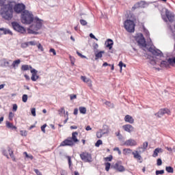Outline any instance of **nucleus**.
<instances>
[{
  "label": "nucleus",
  "mask_w": 175,
  "mask_h": 175,
  "mask_svg": "<svg viewBox=\"0 0 175 175\" xmlns=\"http://www.w3.org/2000/svg\"><path fill=\"white\" fill-rule=\"evenodd\" d=\"M21 21L23 24H31V23L34 21V25H31L30 27L27 29V33L33 35L39 34V32L37 31L41 29L43 25V21L39 19L38 17L33 18V14L28 10H24L21 14Z\"/></svg>",
  "instance_id": "f257e3e1"
},
{
  "label": "nucleus",
  "mask_w": 175,
  "mask_h": 175,
  "mask_svg": "<svg viewBox=\"0 0 175 175\" xmlns=\"http://www.w3.org/2000/svg\"><path fill=\"white\" fill-rule=\"evenodd\" d=\"M5 2L6 0H0V15L4 20L9 21L13 18V4L12 2L5 4Z\"/></svg>",
  "instance_id": "f03ea898"
},
{
  "label": "nucleus",
  "mask_w": 175,
  "mask_h": 175,
  "mask_svg": "<svg viewBox=\"0 0 175 175\" xmlns=\"http://www.w3.org/2000/svg\"><path fill=\"white\" fill-rule=\"evenodd\" d=\"M77 136H79L78 132L75 131L72 133V137H68L67 139L62 142L60 144V147H73V146L80 142V140L77 139Z\"/></svg>",
  "instance_id": "7ed1b4c3"
},
{
  "label": "nucleus",
  "mask_w": 175,
  "mask_h": 175,
  "mask_svg": "<svg viewBox=\"0 0 175 175\" xmlns=\"http://www.w3.org/2000/svg\"><path fill=\"white\" fill-rule=\"evenodd\" d=\"M124 28L127 32H135V22L131 20H126L124 23Z\"/></svg>",
  "instance_id": "20e7f679"
},
{
  "label": "nucleus",
  "mask_w": 175,
  "mask_h": 175,
  "mask_svg": "<svg viewBox=\"0 0 175 175\" xmlns=\"http://www.w3.org/2000/svg\"><path fill=\"white\" fill-rule=\"evenodd\" d=\"M12 28L14 29V31H16L17 32H19L20 33H25V28H24L23 26L20 25L17 22H12Z\"/></svg>",
  "instance_id": "39448f33"
},
{
  "label": "nucleus",
  "mask_w": 175,
  "mask_h": 175,
  "mask_svg": "<svg viewBox=\"0 0 175 175\" xmlns=\"http://www.w3.org/2000/svg\"><path fill=\"white\" fill-rule=\"evenodd\" d=\"M81 159L84 162H92V157L91 154L87 152H83L80 154Z\"/></svg>",
  "instance_id": "423d86ee"
},
{
  "label": "nucleus",
  "mask_w": 175,
  "mask_h": 175,
  "mask_svg": "<svg viewBox=\"0 0 175 175\" xmlns=\"http://www.w3.org/2000/svg\"><path fill=\"white\" fill-rule=\"evenodd\" d=\"M13 9L15 13L20 14V13H23L25 10V5L23 3H17L14 6Z\"/></svg>",
  "instance_id": "0eeeda50"
},
{
  "label": "nucleus",
  "mask_w": 175,
  "mask_h": 175,
  "mask_svg": "<svg viewBox=\"0 0 175 175\" xmlns=\"http://www.w3.org/2000/svg\"><path fill=\"white\" fill-rule=\"evenodd\" d=\"M165 114H167V116H170L172 114V111H170V109L167 108H163L159 109L158 113H155V116H157L159 118H161V117L165 116Z\"/></svg>",
  "instance_id": "6e6552de"
},
{
  "label": "nucleus",
  "mask_w": 175,
  "mask_h": 175,
  "mask_svg": "<svg viewBox=\"0 0 175 175\" xmlns=\"http://www.w3.org/2000/svg\"><path fill=\"white\" fill-rule=\"evenodd\" d=\"M136 40L139 46H142V47H146V46H147V44H146V39L142 33L136 38Z\"/></svg>",
  "instance_id": "1a4fd4ad"
},
{
  "label": "nucleus",
  "mask_w": 175,
  "mask_h": 175,
  "mask_svg": "<svg viewBox=\"0 0 175 175\" xmlns=\"http://www.w3.org/2000/svg\"><path fill=\"white\" fill-rule=\"evenodd\" d=\"M123 146H126L127 147H135L137 146V142L133 139H129L124 142Z\"/></svg>",
  "instance_id": "9d476101"
},
{
  "label": "nucleus",
  "mask_w": 175,
  "mask_h": 175,
  "mask_svg": "<svg viewBox=\"0 0 175 175\" xmlns=\"http://www.w3.org/2000/svg\"><path fill=\"white\" fill-rule=\"evenodd\" d=\"M112 167L115 169V170H117V172H125V167H124V166L121 165V162H117L112 166Z\"/></svg>",
  "instance_id": "9b49d317"
},
{
  "label": "nucleus",
  "mask_w": 175,
  "mask_h": 175,
  "mask_svg": "<svg viewBox=\"0 0 175 175\" xmlns=\"http://www.w3.org/2000/svg\"><path fill=\"white\" fill-rule=\"evenodd\" d=\"M140 151L135 150V152H132V154L133 155V158L135 159H137V161H139L140 163H142L143 161V158L142 157V155H140Z\"/></svg>",
  "instance_id": "f8f14e48"
},
{
  "label": "nucleus",
  "mask_w": 175,
  "mask_h": 175,
  "mask_svg": "<svg viewBox=\"0 0 175 175\" xmlns=\"http://www.w3.org/2000/svg\"><path fill=\"white\" fill-rule=\"evenodd\" d=\"M146 6V2L145 1H139L134 5V6L132 7L131 10L134 12V10H136V9H139V8H144Z\"/></svg>",
  "instance_id": "ddd939ff"
},
{
  "label": "nucleus",
  "mask_w": 175,
  "mask_h": 175,
  "mask_svg": "<svg viewBox=\"0 0 175 175\" xmlns=\"http://www.w3.org/2000/svg\"><path fill=\"white\" fill-rule=\"evenodd\" d=\"M31 80L32 81H36L39 79V76H38V70H36L35 68L31 70Z\"/></svg>",
  "instance_id": "4468645a"
},
{
  "label": "nucleus",
  "mask_w": 175,
  "mask_h": 175,
  "mask_svg": "<svg viewBox=\"0 0 175 175\" xmlns=\"http://www.w3.org/2000/svg\"><path fill=\"white\" fill-rule=\"evenodd\" d=\"M165 16L170 23H173V21H174V15L168 10H165Z\"/></svg>",
  "instance_id": "2eb2a0df"
},
{
  "label": "nucleus",
  "mask_w": 175,
  "mask_h": 175,
  "mask_svg": "<svg viewBox=\"0 0 175 175\" xmlns=\"http://www.w3.org/2000/svg\"><path fill=\"white\" fill-rule=\"evenodd\" d=\"M122 128L124 129V130L126 132H128L129 133H131V132H133V130L135 129V128L133 127V126L131 125V124H125L122 126Z\"/></svg>",
  "instance_id": "dca6fc26"
},
{
  "label": "nucleus",
  "mask_w": 175,
  "mask_h": 175,
  "mask_svg": "<svg viewBox=\"0 0 175 175\" xmlns=\"http://www.w3.org/2000/svg\"><path fill=\"white\" fill-rule=\"evenodd\" d=\"M161 68H166V69H169L170 68V63H169V59L167 61H162L160 64Z\"/></svg>",
  "instance_id": "f3484780"
},
{
  "label": "nucleus",
  "mask_w": 175,
  "mask_h": 175,
  "mask_svg": "<svg viewBox=\"0 0 175 175\" xmlns=\"http://www.w3.org/2000/svg\"><path fill=\"white\" fill-rule=\"evenodd\" d=\"M124 121L126 122H129V124H133V122H135V120L133 119V118L132 116H131L130 115H126L124 117Z\"/></svg>",
  "instance_id": "a211bd4d"
},
{
  "label": "nucleus",
  "mask_w": 175,
  "mask_h": 175,
  "mask_svg": "<svg viewBox=\"0 0 175 175\" xmlns=\"http://www.w3.org/2000/svg\"><path fill=\"white\" fill-rule=\"evenodd\" d=\"M105 44L106 47H107L109 50H111V49H113V44H114V42H113V40L108 39L105 42Z\"/></svg>",
  "instance_id": "6ab92c4d"
},
{
  "label": "nucleus",
  "mask_w": 175,
  "mask_h": 175,
  "mask_svg": "<svg viewBox=\"0 0 175 175\" xmlns=\"http://www.w3.org/2000/svg\"><path fill=\"white\" fill-rule=\"evenodd\" d=\"M149 51H150V53H152L153 54V55H161V54L162 53V52L160 50L158 49H154L152 48H150Z\"/></svg>",
  "instance_id": "aec40b11"
},
{
  "label": "nucleus",
  "mask_w": 175,
  "mask_h": 175,
  "mask_svg": "<svg viewBox=\"0 0 175 175\" xmlns=\"http://www.w3.org/2000/svg\"><path fill=\"white\" fill-rule=\"evenodd\" d=\"M159 152H163V150H162V148H157L153 152L152 157L153 158H157V157L158 156V154H159Z\"/></svg>",
  "instance_id": "412c9836"
},
{
  "label": "nucleus",
  "mask_w": 175,
  "mask_h": 175,
  "mask_svg": "<svg viewBox=\"0 0 175 175\" xmlns=\"http://www.w3.org/2000/svg\"><path fill=\"white\" fill-rule=\"evenodd\" d=\"M21 70L25 71V70H32V69H35V68H32L31 66L27 65V64H25L23 65L21 68Z\"/></svg>",
  "instance_id": "4be33fe9"
},
{
  "label": "nucleus",
  "mask_w": 175,
  "mask_h": 175,
  "mask_svg": "<svg viewBox=\"0 0 175 175\" xmlns=\"http://www.w3.org/2000/svg\"><path fill=\"white\" fill-rule=\"evenodd\" d=\"M0 31H2L4 35H13V32L9 29L0 28Z\"/></svg>",
  "instance_id": "5701e85b"
},
{
  "label": "nucleus",
  "mask_w": 175,
  "mask_h": 175,
  "mask_svg": "<svg viewBox=\"0 0 175 175\" xmlns=\"http://www.w3.org/2000/svg\"><path fill=\"white\" fill-rule=\"evenodd\" d=\"M103 54H105V51H100V52H98L97 53H95V59H99V58H102L103 57Z\"/></svg>",
  "instance_id": "b1692460"
},
{
  "label": "nucleus",
  "mask_w": 175,
  "mask_h": 175,
  "mask_svg": "<svg viewBox=\"0 0 175 175\" xmlns=\"http://www.w3.org/2000/svg\"><path fill=\"white\" fill-rule=\"evenodd\" d=\"M21 63V60H20L19 59L14 60L12 64V66L14 69H16V68H17V66H18V65H20Z\"/></svg>",
  "instance_id": "393cba45"
},
{
  "label": "nucleus",
  "mask_w": 175,
  "mask_h": 175,
  "mask_svg": "<svg viewBox=\"0 0 175 175\" xmlns=\"http://www.w3.org/2000/svg\"><path fill=\"white\" fill-rule=\"evenodd\" d=\"M6 126L7 128H9L10 129H17V127L14 125H13V123L10 122H6Z\"/></svg>",
  "instance_id": "a878e982"
},
{
  "label": "nucleus",
  "mask_w": 175,
  "mask_h": 175,
  "mask_svg": "<svg viewBox=\"0 0 175 175\" xmlns=\"http://www.w3.org/2000/svg\"><path fill=\"white\" fill-rule=\"evenodd\" d=\"M168 62L170 66H174L175 68V57L169 58Z\"/></svg>",
  "instance_id": "bb28decb"
},
{
  "label": "nucleus",
  "mask_w": 175,
  "mask_h": 175,
  "mask_svg": "<svg viewBox=\"0 0 175 175\" xmlns=\"http://www.w3.org/2000/svg\"><path fill=\"white\" fill-rule=\"evenodd\" d=\"M8 152H9L10 157L12 158V161L14 162H16V157H14V154L13 153V150H12V149H9L8 150Z\"/></svg>",
  "instance_id": "cd10ccee"
},
{
  "label": "nucleus",
  "mask_w": 175,
  "mask_h": 175,
  "mask_svg": "<svg viewBox=\"0 0 175 175\" xmlns=\"http://www.w3.org/2000/svg\"><path fill=\"white\" fill-rule=\"evenodd\" d=\"M132 150L131 148H124L123 154L124 155H128V154H131Z\"/></svg>",
  "instance_id": "c85d7f7f"
},
{
  "label": "nucleus",
  "mask_w": 175,
  "mask_h": 175,
  "mask_svg": "<svg viewBox=\"0 0 175 175\" xmlns=\"http://www.w3.org/2000/svg\"><path fill=\"white\" fill-rule=\"evenodd\" d=\"M79 111H80L81 114H85L87 113V108H85L84 107H80Z\"/></svg>",
  "instance_id": "c756f323"
},
{
  "label": "nucleus",
  "mask_w": 175,
  "mask_h": 175,
  "mask_svg": "<svg viewBox=\"0 0 175 175\" xmlns=\"http://www.w3.org/2000/svg\"><path fill=\"white\" fill-rule=\"evenodd\" d=\"M147 147H148V142H145L142 144V147H139L138 150H140V148H143V150H147Z\"/></svg>",
  "instance_id": "7c9ffc66"
},
{
  "label": "nucleus",
  "mask_w": 175,
  "mask_h": 175,
  "mask_svg": "<svg viewBox=\"0 0 175 175\" xmlns=\"http://www.w3.org/2000/svg\"><path fill=\"white\" fill-rule=\"evenodd\" d=\"M165 170L167 173H173L174 172V170L171 166L166 167Z\"/></svg>",
  "instance_id": "2f4dec72"
},
{
  "label": "nucleus",
  "mask_w": 175,
  "mask_h": 175,
  "mask_svg": "<svg viewBox=\"0 0 175 175\" xmlns=\"http://www.w3.org/2000/svg\"><path fill=\"white\" fill-rule=\"evenodd\" d=\"M105 166L106 172H109V170H110V166H111V164L109 162H107L105 163Z\"/></svg>",
  "instance_id": "473e14b6"
},
{
  "label": "nucleus",
  "mask_w": 175,
  "mask_h": 175,
  "mask_svg": "<svg viewBox=\"0 0 175 175\" xmlns=\"http://www.w3.org/2000/svg\"><path fill=\"white\" fill-rule=\"evenodd\" d=\"M118 65L120 68V72L121 73L122 72V66H124V68H126V64H124V63L121 61L119 62Z\"/></svg>",
  "instance_id": "72a5a7b5"
},
{
  "label": "nucleus",
  "mask_w": 175,
  "mask_h": 175,
  "mask_svg": "<svg viewBox=\"0 0 175 175\" xmlns=\"http://www.w3.org/2000/svg\"><path fill=\"white\" fill-rule=\"evenodd\" d=\"M104 159L106 162H111L113 161V156L110 155L109 157H105Z\"/></svg>",
  "instance_id": "f704fd0d"
},
{
  "label": "nucleus",
  "mask_w": 175,
  "mask_h": 175,
  "mask_svg": "<svg viewBox=\"0 0 175 175\" xmlns=\"http://www.w3.org/2000/svg\"><path fill=\"white\" fill-rule=\"evenodd\" d=\"M58 112H59V116H62L63 114H65V108L62 107L61 109H59L58 110Z\"/></svg>",
  "instance_id": "c9c22d12"
},
{
  "label": "nucleus",
  "mask_w": 175,
  "mask_h": 175,
  "mask_svg": "<svg viewBox=\"0 0 175 175\" xmlns=\"http://www.w3.org/2000/svg\"><path fill=\"white\" fill-rule=\"evenodd\" d=\"M102 144H103V142H102L101 139H98L96 144H95V146L96 147H99L100 146H102Z\"/></svg>",
  "instance_id": "e433bc0d"
},
{
  "label": "nucleus",
  "mask_w": 175,
  "mask_h": 175,
  "mask_svg": "<svg viewBox=\"0 0 175 175\" xmlns=\"http://www.w3.org/2000/svg\"><path fill=\"white\" fill-rule=\"evenodd\" d=\"M22 100L23 102H24V103H27V101L28 100V95L23 94L22 97Z\"/></svg>",
  "instance_id": "4c0bfd02"
},
{
  "label": "nucleus",
  "mask_w": 175,
  "mask_h": 175,
  "mask_svg": "<svg viewBox=\"0 0 175 175\" xmlns=\"http://www.w3.org/2000/svg\"><path fill=\"white\" fill-rule=\"evenodd\" d=\"M23 154L25 155L26 158H29V159H33V156H32V154H28L27 152H25Z\"/></svg>",
  "instance_id": "58836bf2"
},
{
  "label": "nucleus",
  "mask_w": 175,
  "mask_h": 175,
  "mask_svg": "<svg viewBox=\"0 0 175 175\" xmlns=\"http://www.w3.org/2000/svg\"><path fill=\"white\" fill-rule=\"evenodd\" d=\"M66 158L68 161L69 167H70L72 166V158L70 157V156H66Z\"/></svg>",
  "instance_id": "ea45409f"
},
{
  "label": "nucleus",
  "mask_w": 175,
  "mask_h": 175,
  "mask_svg": "<svg viewBox=\"0 0 175 175\" xmlns=\"http://www.w3.org/2000/svg\"><path fill=\"white\" fill-rule=\"evenodd\" d=\"M13 117H14V113H13V112H10L8 116L9 120L12 121L13 120Z\"/></svg>",
  "instance_id": "a19ab883"
},
{
  "label": "nucleus",
  "mask_w": 175,
  "mask_h": 175,
  "mask_svg": "<svg viewBox=\"0 0 175 175\" xmlns=\"http://www.w3.org/2000/svg\"><path fill=\"white\" fill-rule=\"evenodd\" d=\"M81 79L82 81H84V83H88L90 81V79H88L87 77H84V76H81Z\"/></svg>",
  "instance_id": "79ce46f5"
},
{
  "label": "nucleus",
  "mask_w": 175,
  "mask_h": 175,
  "mask_svg": "<svg viewBox=\"0 0 175 175\" xmlns=\"http://www.w3.org/2000/svg\"><path fill=\"white\" fill-rule=\"evenodd\" d=\"M37 47H38V50H40V51H44V49L43 48V46H42V44L39 43L37 45Z\"/></svg>",
  "instance_id": "37998d69"
},
{
  "label": "nucleus",
  "mask_w": 175,
  "mask_h": 175,
  "mask_svg": "<svg viewBox=\"0 0 175 175\" xmlns=\"http://www.w3.org/2000/svg\"><path fill=\"white\" fill-rule=\"evenodd\" d=\"M31 113L33 117H36V109L32 108L31 110Z\"/></svg>",
  "instance_id": "c03bdc74"
},
{
  "label": "nucleus",
  "mask_w": 175,
  "mask_h": 175,
  "mask_svg": "<svg viewBox=\"0 0 175 175\" xmlns=\"http://www.w3.org/2000/svg\"><path fill=\"white\" fill-rule=\"evenodd\" d=\"M3 62L5 66H9L10 63H9V61H8V59H3Z\"/></svg>",
  "instance_id": "a18cd8bd"
},
{
  "label": "nucleus",
  "mask_w": 175,
  "mask_h": 175,
  "mask_svg": "<svg viewBox=\"0 0 175 175\" xmlns=\"http://www.w3.org/2000/svg\"><path fill=\"white\" fill-rule=\"evenodd\" d=\"M103 133H102V131H98L96 133V137H98V139H100V137H102L103 136Z\"/></svg>",
  "instance_id": "49530a36"
},
{
  "label": "nucleus",
  "mask_w": 175,
  "mask_h": 175,
  "mask_svg": "<svg viewBox=\"0 0 175 175\" xmlns=\"http://www.w3.org/2000/svg\"><path fill=\"white\" fill-rule=\"evenodd\" d=\"M46 126H47V124H44L41 126V131L44 133H46Z\"/></svg>",
  "instance_id": "de8ad7c7"
},
{
  "label": "nucleus",
  "mask_w": 175,
  "mask_h": 175,
  "mask_svg": "<svg viewBox=\"0 0 175 175\" xmlns=\"http://www.w3.org/2000/svg\"><path fill=\"white\" fill-rule=\"evenodd\" d=\"M163 173H165V170H163L156 171V175L163 174Z\"/></svg>",
  "instance_id": "09e8293b"
},
{
  "label": "nucleus",
  "mask_w": 175,
  "mask_h": 175,
  "mask_svg": "<svg viewBox=\"0 0 175 175\" xmlns=\"http://www.w3.org/2000/svg\"><path fill=\"white\" fill-rule=\"evenodd\" d=\"M21 136H27L28 135V132L27 131H21Z\"/></svg>",
  "instance_id": "8fccbe9b"
},
{
  "label": "nucleus",
  "mask_w": 175,
  "mask_h": 175,
  "mask_svg": "<svg viewBox=\"0 0 175 175\" xmlns=\"http://www.w3.org/2000/svg\"><path fill=\"white\" fill-rule=\"evenodd\" d=\"M80 24L81 25H87V21L84 19H81L80 20Z\"/></svg>",
  "instance_id": "3c124183"
},
{
  "label": "nucleus",
  "mask_w": 175,
  "mask_h": 175,
  "mask_svg": "<svg viewBox=\"0 0 175 175\" xmlns=\"http://www.w3.org/2000/svg\"><path fill=\"white\" fill-rule=\"evenodd\" d=\"M113 151H117L119 155H121V150H120V148L116 147L113 148Z\"/></svg>",
  "instance_id": "603ef678"
},
{
  "label": "nucleus",
  "mask_w": 175,
  "mask_h": 175,
  "mask_svg": "<svg viewBox=\"0 0 175 175\" xmlns=\"http://www.w3.org/2000/svg\"><path fill=\"white\" fill-rule=\"evenodd\" d=\"M77 54L81 58H87V57H85L84 55L81 54L80 52H79V51H77Z\"/></svg>",
  "instance_id": "864d4df0"
},
{
  "label": "nucleus",
  "mask_w": 175,
  "mask_h": 175,
  "mask_svg": "<svg viewBox=\"0 0 175 175\" xmlns=\"http://www.w3.org/2000/svg\"><path fill=\"white\" fill-rule=\"evenodd\" d=\"M49 53H53V55H57V52L55 51V49L51 48L50 50H49Z\"/></svg>",
  "instance_id": "5fc2aeb1"
},
{
  "label": "nucleus",
  "mask_w": 175,
  "mask_h": 175,
  "mask_svg": "<svg viewBox=\"0 0 175 175\" xmlns=\"http://www.w3.org/2000/svg\"><path fill=\"white\" fill-rule=\"evenodd\" d=\"M27 43L29 44V46H36V42L35 41L27 42Z\"/></svg>",
  "instance_id": "6e6d98bb"
},
{
  "label": "nucleus",
  "mask_w": 175,
  "mask_h": 175,
  "mask_svg": "<svg viewBox=\"0 0 175 175\" xmlns=\"http://www.w3.org/2000/svg\"><path fill=\"white\" fill-rule=\"evenodd\" d=\"M157 166H161V165H162V159H158L157 161Z\"/></svg>",
  "instance_id": "4d7b16f0"
},
{
  "label": "nucleus",
  "mask_w": 175,
  "mask_h": 175,
  "mask_svg": "<svg viewBox=\"0 0 175 175\" xmlns=\"http://www.w3.org/2000/svg\"><path fill=\"white\" fill-rule=\"evenodd\" d=\"M70 100H73V99H77V96L76 94H71L70 96Z\"/></svg>",
  "instance_id": "13d9d810"
},
{
  "label": "nucleus",
  "mask_w": 175,
  "mask_h": 175,
  "mask_svg": "<svg viewBox=\"0 0 175 175\" xmlns=\"http://www.w3.org/2000/svg\"><path fill=\"white\" fill-rule=\"evenodd\" d=\"M17 109H18L17 104H14L12 107L13 111H17Z\"/></svg>",
  "instance_id": "bf43d9fd"
},
{
  "label": "nucleus",
  "mask_w": 175,
  "mask_h": 175,
  "mask_svg": "<svg viewBox=\"0 0 175 175\" xmlns=\"http://www.w3.org/2000/svg\"><path fill=\"white\" fill-rule=\"evenodd\" d=\"M34 172L37 175H42L40 172H39V170L34 169Z\"/></svg>",
  "instance_id": "052dcab7"
},
{
  "label": "nucleus",
  "mask_w": 175,
  "mask_h": 175,
  "mask_svg": "<svg viewBox=\"0 0 175 175\" xmlns=\"http://www.w3.org/2000/svg\"><path fill=\"white\" fill-rule=\"evenodd\" d=\"M28 46H29L28 44V42L22 44V47L25 48V47H28Z\"/></svg>",
  "instance_id": "680f3d73"
},
{
  "label": "nucleus",
  "mask_w": 175,
  "mask_h": 175,
  "mask_svg": "<svg viewBox=\"0 0 175 175\" xmlns=\"http://www.w3.org/2000/svg\"><path fill=\"white\" fill-rule=\"evenodd\" d=\"M61 175H68V172L66 170H62Z\"/></svg>",
  "instance_id": "e2e57ef3"
},
{
  "label": "nucleus",
  "mask_w": 175,
  "mask_h": 175,
  "mask_svg": "<svg viewBox=\"0 0 175 175\" xmlns=\"http://www.w3.org/2000/svg\"><path fill=\"white\" fill-rule=\"evenodd\" d=\"M78 113H79V109H77V108H75L74 109V114H75V116H77Z\"/></svg>",
  "instance_id": "0e129e2a"
},
{
  "label": "nucleus",
  "mask_w": 175,
  "mask_h": 175,
  "mask_svg": "<svg viewBox=\"0 0 175 175\" xmlns=\"http://www.w3.org/2000/svg\"><path fill=\"white\" fill-rule=\"evenodd\" d=\"M90 37L92 38V39H95L96 40H98V39L95 38V36H94L92 33L90 34Z\"/></svg>",
  "instance_id": "69168bd1"
},
{
  "label": "nucleus",
  "mask_w": 175,
  "mask_h": 175,
  "mask_svg": "<svg viewBox=\"0 0 175 175\" xmlns=\"http://www.w3.org/2000/svg\"><path fill=\"white\" fill-rule=\"evenodd\" d=\"M85 130H86V131H92V128H91L90 126H88L85 128Z\"/></svg>",
  "instance_id": "338daca9"
},
{
  "label": "nucleus",
  "mask_w": 175,
  "mask_h": 175,
  "mask_svg": "<svg viewBox=\"0 0 175 175\" xmlns=\"http://www.w3.org/2000/svg\"><path fill=\"white\" fill-rule=\"evenodd\" d=\"M25 78L26 80L27 81H29L30 80V78H29V76L27 75H25Z\"/></svg>",
  "instance_id": "774afa93"
}]
</instances>
